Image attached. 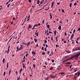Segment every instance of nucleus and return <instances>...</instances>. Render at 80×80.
Returning <instances> with one entry per match:
<instances>
[{"label":"nucleus","mask_w":80,"mask_h":80,"mask_svg":"<svg viewBox=\"0 0 80 80\" xmlns=\"http://www.w3.org/2000/svg\"><path fill=\"white\" fill-rule=\"evenodd\" d=\"M80 47H76L73 49V51H77L78 50H80Z\"/></svg>","instance_id":"f257e3e1"},{"label":"nucleus","mask_w":80,"mask_h":80,"mask_svg":"<svg viewBox=\"0 0 80 80\" xmlns=\"http://www.w3.org/2000/svg\"><path fill=\"white\" fill-rule=\"evenodd\" d=\"M80 55V52H79L77 54H75V55L76 56V57H78L79 56V55Z\"/></svg>","instance_id":"f03ea898"},{"label":"nucleus","mask_w":80,"mask_h":80,"mask_svg":"<svg viewBox=\"0 0 80 80\" xmlns=\"http://www.w3.org/2000/svg\"><path fill=\"white\" fill-rule=\"evenodd\" d=\"M30 42H31V41H29L27 44V47H28L29 45H30Z\"/></svg>","instance_id":"7ed1b4c3"},{"label":"nucleus","mask_w":80,"mask_h":80,"mask_svg":"<svg viewBox=\"0 0 80 80\" xmlns=\"http://www.w3.org/2000/svg\"><path fill=\"white\" fill-rule=\"evenodd\" d=\"M62 28V27L61 26V25H59V27L58 28V29L59 30H61V28Z\"/></svg>","instance_id":"20e7f679"},{"label":"nucleus","mask_w":80,"mask_h":80,"mask_svg":"<svg viewBox=\"0 0 80 80\" xmlns=\"http://www.w3.org/2000/svg\"><path fill=\"white\" fill-rule=\"evenodd\" d=\"M23 48V47H20L19 48V51H20V50H22Z\"/></svg>","instance_id":"39448f33"},{"label":"nucleus","mask_w":80,"mask_h":80,"mask_svg":"<svg viewBox=\"0 0 80 80\" xmlns=\"http://www.w3.org/2000/svg\"><path fill=\"white\" fill-rule=\"evenodd\" d=\"M35 35H36V36H37V37H38V32H37H37H36L35 33Z\"/></svg>","instance_id":"423d86ee"},{"label":"nucleus","mask_w":80,"mask_h":80,"mask_svg":"<svg viewBox=\"0 0 80 80\" xmlns=\"http://www.w3.org/2000/svg\"><path fill=\"white\" fill-rule=\"evenodd\" d=\"M32 54H33V56H34V55H35V52H34V51H32Z\"/></svg>","instance_id":"0eeeda50"},{"label":"nucleus","mask_w":80,"mask_h":80,"mask_svg":"<svg viewBox=\"0 0 80 80\" xmlns=\"http://www.w3.org/2000/svg\"><path fill=\"white\" fill-rule=\"evenodd\" d=\"M50 77L51 78H55L54 75H51L50 76Z\"/></svg>","instance_id":"6e6552de"},{"label":"nucleus","mask_w":80,"mask_h":80,"mask_svg":"<svg viewBox=\"0 0 80 80\" xmlns=\"http://www.w3.org/2000/svg\"><path fill=\"white\" fill-rule=\"evenodd\" d=\"M50 19H52V13H51L50 14Z\"/></svg>","instance_id":"1a4fd4ad"},{"label":"nucleus","mask_w":80,"mask_h":80,"mask_svg":"<svg viewBox=\"0 0 80 80\" xmlns=\"http://www.w3.org/2000/svg\"><path fill=\"white\" fill-rule=\"evenodd\" d=\"M69 55H67V56H65V59H66V58H68V57H69Z\"/></svg>","instance_id":"9d476101"},{"label":"nucleus","mask_w":80,"mask_h":80,"mask_svg":"<svg viewBox=\"0 0 80 80\" xmlns=\"http://www.w3.org/2000/svg\"><path fill=\"white\" fill-rule=\"evenodd\" d=\"M72 58H75L76 57V56H75V54L74 55H73L72 57Z\"/></svg>","instance_id":"9b49d317"},{"label":"nucleus","mask_w":80,"mask_h":80,"mask_svg":"<svg viewBox=\"0 0 80 80\" xmlns=\"http://www.w3.org/2000/svg\"><path fill=\"white\" fill-rule=\"evenodd\" d=\"M31 27H32V26H31V25L30 24L29 25L28 28L29 29V28H31Z\"/></svg>","instance_id":"f8f14e48"},{"label":"nucleus","mask_w":80,"mask_h":80,"mask_svg":"<svg viewBox=\"0 0 80 80\" xmlns=\"http://www.w3.org/2000/svg\"><path fill=\"white\" fill-rule=\"evenodd\" d=\"M11 72H12V69H10L9 72V73H11Z\"/></svg>","instance_id":"ddd939ff"},{"label":"nucleus","mask_w":80,"mask_h":80,"mask_svg":"<svg viewBox=\"0 0 80 80\" xmlns=\"http://www.w3.org/2000/svg\"><path fill=\"white\" fill-rule=\"evenodd\" d=\"M66 52H67L68 53H71V52L70 51H66Z\"/></svg>","instance_id":"4468645a"},{"label":"nucleus","mask_w":80,"mask_h":80,"mask_svg":"<svg viewBox=\"0 0 80 80\" xmlns=\"http://www.w3.org/2000/svg\"><path fill=\"white\" fill-rule=\"evenodd\" d=\"M57 33V31H54V35H56V33Z\"/></svg>","instance_id":"2eb2a0df"},{"label":"nucleus","mask_w":80,"mask_h":80,"mask_svg":"<svg viewBox=\"0 0 80 80\" xmlns=\"http://www.w3.org/2000/svg\"><path fill=\"white\" fill-rule=\"evenodd\" d=\"M2 62H3V63H5V58H3V59Z\"/></svg>","instance_id":"dca6fc26"},{"label":"nucleus","mask_w":80,"mask_h":80,"mask_svg":"<svg viewBox=\"0 0 80 80\" xmlns=\"http://www.w3.org/2000/svg\"><path fill=\"white\" fill-rule=\"evenodd\" d=\"M34 27H38V24H36L34 25Z\"/></svg>","instance_id":"f3484780"},{"label":"nucleus","mask_w":80,"mask_h":80,"mask_svg":"<svg viewBox=\"0 0 80 80\" xmlns=\"http://www.w3.org/2000/svg\"><path fill=\"white\" fill-rule=\"evenodd\" d=\"M22 45H27V43H25L24 42H22Z\"/></svg>","instance_id":"a211bd4d"},{"label":"nucleus","mask_w":80,"mask_h":80,"mask_svg":"<svg viewBox=\"0 0 80 80\" xmlns=\"http://www.w3.org/2000/svg\"><path fill=\"white\" fill-rule=\"evenodd\" d=\"M72 3H70V4H69V6L70 7H72Z\"/></svg>","instance_id":"6ab92c4d"},{"label":"nucleus","mask_w":80,"mask_h":80,"mask_svg":"<svg viewBox=\"0 0 80 80\" xmlns=\"http://www.w3.org/2000/svg\"><path fill=\"white\" fill-rule=\"evenodd\" d=\"M7 67L8 68V62L7 63Z\"/></svg>","instance_id":"aec40b11"},{"label":"nucleus","mask_w":80,"mask_h":80,"mask_svg":"<svg viewBox=\"0 0 80 80\" xmlns=\"http://www.w3.org/2000/svg\"><path fill=\"white\" fill-rule=\"evenodd\" d=\"M66 64H71V62H66Z\"/></svg>","instance_id":"412c9836"},{"label":"nucleus","mask_w":80,"mask_h":80,"mask_svg":"<svg viewBox=\"0 0 80 80\" xmlns=\"http://www.w3.org/2000/svg\"><path fill=\"white\" fill-rule=\"evenodd\" d=\"M71 59H72V57L70 58H68V60H71Z\"/></svg>","instance_id":"4be33fe9"},{"label":"nucleus","mask_w":80,"mask_h":80,"mask_svg":"<svg viewBox=\"0 0 80 80\" xmlns=\"http://www.w3.org/2000/svg\"><path fill=\"white\" fill-rule=\"evenodd\" d=\"M17 51H19V48H18V47H17Z\"/></svg>","instance_id":"5701e85b"},{"label":"nucleus","mask_w":80,"mask_h":80,"mask_svg":"<svg viewBox=\"0 0 80 80\" xmlns=\"http://www.w3.org/2000/svg\"><path fill=\"white\" fill-rule=\"evenodd\" d=\"M37 3L38 4H39V3H40V1H38L37 2Z\"/></svg>","instance_id":"b1692460"},{"label":"nucleus","mask_w":80,"mask_h":80,"mask_svg":"<svg viewBox=\"0 0 80 80\" xmlns=\"http://www.w3.org/2000/svg\"><path fill=\"white\" fill-rule=\"evenodd\" d=\"M42 55H45V53L44 52H42Z\"/></svg>","instance_id":"393cba45"},{"label":"nucleus","mask_w":80,"mask_h":80,"mask_svg":"<svg viewBox=\"0 0 80 80\" xmlns=\"http://www.w3.org/2000/svg\"><path fill=\"white\" fill-rule=\"evenodd\" d=\"M50 70H53V67H51L50 68Z\"/></svg>","instance_id":"a878e982"},{"label":"nucleus","mask_w":80,"mask_h":80,"mask_svg":"<svg viewBox=\"0 0 80 80\" xmlns=\"http://www.w3.org/2000/svg\"><path fill=\"white\" fill-rule=\"evenodd\" d=\"M34 40L35 41V42H37V40L36 39H34Z\"/></svg>","instance_id":"bb28decb"},{"label":"nucleus","mask_w":80,"mask_h":80,"mask_svg":"<svg viewBox=\"0 0 80 80\" xmlns=\"http://www.w3.org/2000/svg\"><path fill=\"white\" fill-rule=\"evenodd\" d=\"M71 37H74V34H72V35H71Z\"/></svg>","instance_id":"cd10ccee"},{"label":"nucleus","mask_w":80,"mask_h":80,"mask_svg":"<svg viewBox=\"0 0 80 80\" xmlns=\"http://www.w3.org/2000/svg\"><path fill=\"white\" fill-rule=\"evenodd\" d=\"M80 37H79L77 39V40H79V38H80Z\"/></svg>","instance_id":"c85d7f7f"},{"label":"nucleus","mask_w":80,"mask_h":80,"mask_svg":"<svg viewBox=\"0 0 80 80\" xmlns=\"http://www.w3.org/2000/svg\"><path fill=\"white\" fill-rule=\"evenodd\" d=\"M47 42V40H45L44 41V43H46Z\"/></svg>","instance_id":"c756f323"},{"label":"nucleus","mask_w":80,"mask_h":80,"mask_svg":"<svg viewBox=\"0 0 80 80\" xmlns=\"http://www.w3.org/2000/svg\"><path fill=\"white\" fill-rule=\"evenodd\" d=\"M49 9V6H48V9H45V10H48Z\"/></svg>","instance_id":"7c9ffc66"},{"label":"nucleus","mask_w":80,"mask_h":80,"mask_svg":"<svg viewBox=\"0 0 80 80\" xmlns=\"http://www.w3.org/2000/svg\"><path fill=\"white\" fill-rule=\"evenodd\" d=\"M74 6H76V5H77V2H75L74 3Z\"/></svg>","instance_id":"2f4dec72"},{"label":"nucleus","mask_w":80,"mask_h":80,"mask_svg":"<svg viewBox=\"0 0 80 80\" xmlns=\"http://www.w3.org/2000/svg\"><path fill=\"white\" fill-rule=\"evenodd\" d=\"M22 68H21L20 71V72H22Z\"/></svg>","instance_id":"473e14b6"},{"label":"nucleus","mask_w":80,"mask_h":80,"mask_svg":"<svg viewBox=\"0 0 80 80\" xmlns=\"http://www.w3.org/2000/svg\"><path fill=\"white\" fill-rule=\"evenodd\" d=\"M54 5V2H52V5Z\"/></svg>","instance_id":"72a5a7b5"},{"label":"nucleus","mask_w":80,"mask_h":80,"mask_svg":"<svg viewBox=\"0 0 80 80\" xmlns=\"http://www.w3.org/2000/svg\"><path fill=\"white\" fill-rule=\"evenodd\" d=\"M64 10H63V9H62V12L63 13H64Z\"/></svg>","instance_id":"f704fd0d"},{"label":"nucleus","mask_w":80,"mask_h":80,"mask_svg":"<svg viewBox=\"0 0 80 80\" xmlns=\"http://www.w3.org/2000/svg\"><path fill=\"white\" fill-rule=\"evenodd\" d=\"M47 28H49L50 27V25H47Z\"/></svg>","instance_id":"c9c22d12"},{"label":"nucleus","mask_w":80,"mask_h":80,"mask_svg":"<svg viewBox=\"0 0 80 80\" xmlns=\"http://www.w3.org/2000/svg\"><path fill=\"white\" fill-rule=\"evenodd\" d=\"M5 73H6V72H4V74H3L4 76V75H5Z\"/></svg>","instance_id":"e433bc0d"},{"label":"nucleus","mask_w":80,"mask_h":80,"mask_svg":"<svg viewBox=\"0 0 80 80\" xmlns=\"http://www.w3.org/2000/svg\"><path fill=\"white\" fill-rule=\"evenodd\" d=\"M78 57H76V58H75V60H77L78 59Z\"/></svg>","instance_id":"4c0bfd02"},{"label":"nucleus","mask_w":80,"mask_h":80,"mask_svg":"<svg viewBox=\"0 0 80 80\" xmlns=\"http://www.w3.org/2000/svg\"><path fill=\"white\" fill-rule=\"evenodd\" d=\"M56 42H58V39H57V37H56Z\"/></svg>","instance_id":"58836bf2"},{"label":"nucleus","mask_w":80,"mask_h":80,"mask_svg":"<svg viewBox=\"0 0 80 80\" xmlns=\"http://www.w3.org/2000/svg\"><path fill=\"white\" fill-rule=\"evenodd\" d=\"M44 48V47H42V48L41 49L42 50H43V49Z\"/></svg>","instance_id":"ea45409f"},{"label":"nucleus","mask_w":80,"mask_h":80,"mask_svg":"<svg viewBox=\"0 0 80 80\" xmlns=\"http://www.w3.org/2000/svg\"><path fill=\"white\" fill-rule=\"evenodd\" d=\"M74 78H75V80H77V77H76V76H74Z\"/></svg>","instance_id":"a19ab883"},{"label":"nucleus","mask_w":80,"mask_h":80,"mask_svg":"<svg viewBox=\"0 0 80 80\" xmlns=\"http://www.w3.org/2000/svg\"><path fill=\"white\" fill-rule=\"evenodd\" d=\"M48 78H48V77H47V78H46V80H48Z\"/></svg>","instance_id":"79ce46f5"},{"label":"nucleus","mask_w":80,"mask_h":80,"mask_svg":"<svg viewBox=\"0 0 80 80\" xmlns=\"http://www.w3.org/2000/svg\"><path fill=\"white\" fill-rule=\"evenodd\" d=\"M63 74H64V72L61 73V75H63Z\"/></svg>","instance_id":"37998d69"},{"label":"nucleus","mask_w":80,"mask_h":80,"mask_svg":"<svg viewBox=\"0 0 80 80\" xmlns=\"http://www.w3.org/2000/svg\"><path fill=\"white\" fill-rule=\"evenodd\" d=\"M33 68H35V65L34 64H33Z\"/></svg>","instance_id":"c03bdc74"},{"label":"nucleus","mask_w":80,"mask_h":80,"mask_svg":"<svg viewBox=\"0 0 80 80\" xmlns=\"http://www.w3.org/2000/svg\"><path fill=\"white\" fill-rule=\"evenodd\" d=\"M44 50L45 52H46L47 51V48H45Z\"/></svg>","instance_id":"a18cd8bd"},{"label":"nucleus","mask_w":80,"mask_h":80,"mask_svg":"<svg viewBox=\"0 0 80 80\" xmlns=\"http://www.w3.org/2000/svg\"><path fill=\"white\" fill-rule=\"evenodd\" d=\"M49 53H50V51H48L47 52V53L48 54H48H49Z\"/></svg>","instance_id":"49530a36"},{"label":"nucleus","mask_w":80,"mask_h":80,"mask_svg":"<svg viewBox=\"0 0 80 80\" xmlns=\"http://www.w3.org/2000/svg\"><path fill=\"white\" fill-rule=\"evenodd\" d=\"M54 61H54V60L52 59V62H54Z\"/></svg>","instance_id":"de8ad7c7"},{"label":"nucleus","mask_w":80,"mask_h":80,"mask_svg":"<svg viewBox=\"0 0 80 80\" xmlns=\"http://www.w3.org/2000/svg\"><path fill=\"white\" fill-rule=\"evenodd\" d=\"M49 33H51V34L52 33V32H50V31H49Z\"/></svg>","instance_id":"09e8293b"},{"label":"nucleus","mask_w":80,"mask_h":80,"mask_svg":"<svg viewBox=\"0 0 80 80\" xmlns=\"http://www.w3.org/2000/svg\"><path fill=\"white\" fill-rule=\"evenodd\" d=\"M44 22H45V20L43 19L42 21V23H44Z\"/></svg>","instance_id":"8fccbe9b"},{"label":"nucleus","mask_w":80,"mask_h":80,"mask_svg":"<svg viewBox=\"0 0 80 80\" xmlns=\"http://www.w3.org/2000/svg\"><path fill=\"white\" fill-rule=\"evenodd\" d=\"M43 8H42L41 9H39L38 10V11H40V10H42Z\"/></svg>","instance_id":"3c124183"},{"label":"nucleus","mask_w":80,"mask_h":80,"mask_svg":"<svg viewBox=\"0 0 80 80\" xmlns=\"http://www.w3.org/2000/svg\"><path fill=\"white\" fill-rule=\"evenodd\" d=\"M63 42H64V43H66V41H63Z\"/></svg>","instance_id":"603ef678"},{"label":"nucleus","mask_w":80,"mask_h":80,"mask_svg":"<svg viewBox=\"0 0 80 80\" xmlns=\"http://www.w3.org/2000/svg\"><path fill=\"white\" fill-rule=\"evenodd\" d=\"M72 65H71L70 66V68H72Z\"/></svg>","instance_id":"864d4df0"},{"label":"nucleus","mask_w":80,"mask_h":80,"mask_svg":"<svg viewBox=\"0 0 80 80\" xmlns=\"http://www.w3.org/2000/svg\"><path fill=\"white\" fill-rule=\"evenodd\" d=\"M76 43H77V44H78V43H79L77 41H76Z\"/></svg>","instance_id":"5fc2aeb1"},{"label":"nucleus","mask_w":80,"mask_h":80,"mask_svg":"<svg viewBox=\"0 0 80 80\" xmlns=\"http://www.w3.org/2000/svg\"><path fill=\"white\" fill-rule=\"evenodd\" d=\"M43 2L42 1L40 3V4H42V3H43Z\"/></svg>","instance_id":"6e6d98bb"},{"label":"nucleus","mask_w":80,"mask_h":80,"mask_svg":"<svg viewBox=\"0 0 80 80\" xmlns=\"http://www.w3.org/2000/svg\"><path fill=\"white\" fill-rule=\"evenodd\" d=\"M66 62V61L65 60H64L62 62V63H64V62Z\"/></svg>","instance_id":"4d7b16f0"},{"label":"nucleus","mask_w":80,"mask_h":80,"mask_svg":"<svg viewBox=\"0 0 80 80\" xmlns=\"http://www.w3.org/2000/svg\"><path fill=\"white\" fill-rule=\"evenodd\" d=\"M20 80V77H19V78H18L17 80Z\"/></svg>","instance_id":"13d9d810"},{"label":"nucleus","mask_w":80,"mask_h":80,"mask_svg":"<svg viewBox=\"0 0 80 80\" xmlns=\"http://www.w3.org/2000/svg\"><path fill=\"white\" fill-rule=\"evenodd\" d=\"M57 47H58V45L56 44V48H57Z\"/></svg>","instance_id":"bf43d9fd"},{"label":"nucleus","mask_w":80,"mask_h":80,"mask_svg":"<svg viewBox=\"0 0 80 80\" xmlns=\"http://www.w3.org/2000/svg\"><path fill=\"white\" fill-rule=\"evenodd\" d=\"M51 40H52V41H53V37H52L51 38Z\"/></svg>","instance_id":"052dcab7"},{"label":"nucleus","mask_w":80,"mask_h":80,"mask_svg":"<svg viewBox=\"0 0 80 80\" xmlns=\"http://www.w3.org/2000/svg\"><path fill=\"white\" fill-rule=\"evenodd\" d=\"M68 59H66V60H65L66 62H67V61H68Z\"/></svg>","instance_id":"680f3d73"},{"label":"nucleus","mask_w":80,"mask_h":80,"mask_svg":"<svg viewBox=\"0 0 80 80\" xmlns=\"http://www.w3.org/2000/svg\"><path fill=\"white\" fill-rule=\"evenodd\" d=\"M25 58V56H24V58H23V60H24Z\"/></svg>","instance_id":"e2e57ef3"},{"label":"nucleus","mask_w":80,"mask_h":80,"mask_svg":"<svg viewBox=\"0 0 80 80\" xmlns=\"http://www.w3.org/2000/svg\"><path fill=\"white\" fill-rule=\"evenodd\" d=\"M78 31H80V28H78Z\"/></svg>","instance_id":"0e129e2a"},{"label":"nucleus","mask_w":80,"mask_h":80,"mask_svg":"<svg viewBox=\"0 0 80 80\" xmlns=\"http://www.w3.org/2000/svg\"><path fill=\"white\" fill-rule=\"evenodd\" d=\"M9 49L8 48L7 52H9Z\"/></svg>","instance_id":"69168bd1"},{"label":"nucleus","mask_w":80,"mask_h":80,"mask_svg":"<svg viewBox=\"0 0 80 80\" xmlns=\"http://www.w3.org/2000/svg\"><path fill=\"white\" fill-rule=\"evenodd\" d=\"M57 5H60V3H59V2H58V3H57Z\"/></svg>","instance_id":"338daca9"},{"label":"nucleus","mask_w":80,"mask_h":80,"mask_svg":"<svg viewBox=\"0 0 80 80\" xmlns=\"http://www.w3.org/2000/svg\"><path fill=\"white\" fill-rule=\"evenodd\" d=\"M29 0V2L30 3L31 2V0Z\"/></svg>","instance_id":"774afa93"}]
</instances>
